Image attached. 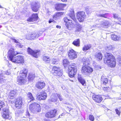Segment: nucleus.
<instances>
[{
	"instance_id": "f257e3e1",
	"label": "nucleus",
	"mask_w": 121,
	"mask_h": 121,
	"mask_svg": "<svg viewBox=\"0 0 121 121\" xmlns=\"http://www.w3.org/2000/svg\"><path fill=\"white\" fill-rule=\"evenodd\" d=\"M20 52L15 51V49L11 48L9 50L8 52L7 57L8 60L15 63L22 64L24 62V59L23 57L17 55L20 54Z\"/></svg>"
},
{
	"instance_id": "f03ea898",
	"label": "nucleus",
	"mask_w": 121,
	"mask_h": 121,
	"mask_svg": "<svg viewBox=\"0 0 121 121\" xmlns=\"http://www.w3.org/2000/svg\"><path fill=\"white\" fill-rule=\"evenodd\" d=\"M104 63L111 68L115 67L116 62L115 57L110 53L106 52L104 55Z\"/></svg>"
},
{
	"instance_id": "7ed1b4c3",
	"label": "nucleus",
	"mask_w": 121,
	"mask_h": 121,
	"mask_svg": "<svg viewBox=\"0 0 121 121\" xmlns=\"http://www.w3.org/2000/svg\"><path fill=\"white\" fill-rule=\"evenodd\" d=\"M28 72L27 70L25 69H24L20 71L19 75L17 78V82L18 85H22L25 84L26 82Z\"/></svg>"
},
{
	"instance_id": "20e7f679",
	"label": "nucleus",
	"mask_w": 121,
	"mask_h": 121,
	"mask_svg": "<svg viewBox=\"0 0 121 121\" xmlns=\"http://www.w3.org/2000/svg\"><path fill=\"white\" fill-rule=\"evenodd\" d=\"M67 73L69 77L72 78L74 77L77 71V66L76 64L73 63L68 66Z\"/></svg>"
},
{
	"instance_id": "39448f33",
	"label": "nucleus",
	"mask_w": 121,
	"mask_h": 121,
	"mask_svg": "<svg viewBox=\"0 0 121 121\" xmlns=\"http://www.w3.org/2000/svg\"><path fill=\"white\" fill-rule=\"evenodd\" d=\"M29 109L32 112H39L41 111V107L40 105L36 102L31 104L29 106Z\"/></svg>"
},
{
	"instance_id": "423d86ee",
	"label": "nucleus",
	"mask_w": 121,
	"mask_h": 121,
	"mask_svg": "<svg viewBox=\"0 0 121 121\" xmlns=\"http://www.w3.org/2000/svg\"><path fill=\"white\" fill-rule=\"evenodd\" d=\"M51 73L54 76L60 77L62 75V71L60 67L53 66L52 67Z\"/></svg>"
},
{
	"instance_id": "0eeeda50",
	"label": "nucleus",
	"mask_w": 121,
	"mask_h": 121,
	"mask_svg": "<svg viewBox=\"0 0 121 121\" xmlns=\"http://www.w3.org/2000/svg\"><path fill=\"white\" fill-rule=\"evenodd\" d=\"M27 52L29 54L32 56L37 58L40 52V50H33L30 47H28L27 49Z\"/></svg>"
},
{
	"instance_id": "6e6552de",
	"label": "nucleus",
	"mask_w": 121,
	"mask_h": 121,
	"mask_svg": "<svg viewBox=\"0 0 121 121\" xmlns=\"http://www.w3.org/2000/svg\"><path fill=\"white\" fill-rule=\"evenodd\" d=\"M65 25L67 28L69 30H71L73 28L74 26L73 22L69 19L67 17H65L63 18Z\"/></svg>"
},
{
	"instance_id": "1a4fd4ad",
	"label": "nucleus",
	"mask_w": 121,
	"mask_h": 121,
	"mask_svg": "<svg viewBox=\"0 0 121 121\" xmlns=\"http://www.w3.org/2000/svg\"><path fill=\"white\" fill-rule=\"evenodd\" d=\"M57 110L56 109L51 110L46 113L45 117L48 118H52L55 117L57 115Z\"/></svg>"
},
{
	"instance_id": "9d476101",
	"label": "nucleus",
	"mask_w": 121,
	"mask_h": 121,
	"mask_svg": "<svg viewBox=\"0 0 121 121\" xmlns=\"http://www.w3.org/2000/svg\"><path fill=\"white\" fill-rule=\"evenodd\" d=\"M93 69L91 67L87 65H84L82 66L81 71L82 73L91 74L93 71Z\"/></svg>"
},
{
	"instance_id": "9b49d317",
	"label": "nucleus",
	"mask_w": 121,
	"mask_h": 121,
	"mask_svg": "<svg viewBox=\"0 0 121 121\" xmlns=\"http://www.w3.org/2000/svg\"><path fill=\"white\" fill-rule=\"evenodd\" d=\"M86 16L85 13L84 11H79L76 13L77 18L80 22H83Z\"/></svg>"
},
{
	"instance_id": "f8f14e48",
	"label": "nucleus",
	"mask_w": 121,
	"mask_h": 121,
	"mask_svg": "<svg viewBox=\"0 0 121 121\" xmlns=\"http://www.w3.org/2000/svg\"><path fill=\"white\" fill-rule=\"evenodd\" d=\"M67 54L68 57L70 60L74 59L77 57V52L73 49L69 50Z\"/></svg>"
},
{
	"instance_id": "ddd939ff",
	"label": "nucleus",
	"mask_w": 121,
	"mask_h": 121,
	"mask_svg": "<svg viewBox=\"0 0 121 121\" xmlns=\"http://www.w3.org/2000/svg\"><path fill=\"white\" fill-rule=\"evenodd\" d=\"M100 80L101 85L103 86H106L111 82V80L108 79L107 77L104 75L101 76Z\"/></svg>"
},
{
	"instance_id": "4468645a",
	"label": "nucleus",
	"mask_w": 121,
	"mask_h": 121,
	"mask_svg": "<svg viewBox=\"0 0 121 121\" xmlns=\"http://www.w3.org/2000/svg\"><path fill=\"white\" fill-rule=\"evenodd\" d=\"M14 106L16 108H20L23 104L22 99L21 97H19L14 100Z\"/></svg>"
},
{
	"instance_id": "2eb2a0df",
	"label": "nucleus",
	"mask_w": 121,
	"mask_h": 121,
	"mask_svg": "<svg viewBox=\"0 0 121 121\" xmlns=\"http://www.w3.org/2000/svg\"><path fill=\"white\" fill-rule=\"evenodd\" d=\"M39 17L37 13H33L31 16L29 17L26 20L28 22H34L37 21Z\"/></svg>"
},
{
	"instance_id": "dca6fc26",
	"label": "nucleus",
	"mask_w": 121,
	"mask_h": 121,
	"mask_svg": "<svg viewBox=\"0 0 121 121\" xmlns=\"http://www.w3.org/2000/svg\"><path fill=\"white\" fill-rule=\"evenodd\" d=\"M92 98L94 102L97 103H100L102 101L103 98L100 95L94 94L92 96Z\"/></svg>"
},
{
	"instance_id": "f3484780",
	"label": "nucleus",
	"mask_w": 121,
	"mask_h": 121,
	"mask_svg": "<svg viewBox=\"0 0 121 121\" xmlns=\"http://www.w3.org/2000/svg\"><path fill=\"white\" fill-rule=\"evenodd\" d=\"M47 97L46 93L44 91L41 92L40 94L38 95L36 97V99L38 100H44Z\"/></svg>"
},
{
	"instance_id": "a211bd4d",
	"label": "nucleus",
	"mask_w": 121,
	"mask_h": 121,
	"mask_svg": "<svg viewBox=\"0 0 121 121\" xmlns=\"http://www.w3.org/2000/svg\"><path fill=\"white\" fill-rule=\"evenodd\" d=\"M31 4V8L32 11L35 12H38L40 7L38 3V2H35Z\"/></svg>"
},
{
	"instance_id": "6ab92c4d",
	"label": "nucleus",
	"mask_w": 121,
	"mask_h": 121,
	"mask_svg": "<svg viewBox=\"0 0 121 121\" xmlns=\"http://www.w3.org/2000/svg\"><path fill=\"white\" fill-rule=\"evenodd\" d=\"M3 110V112L2 115V117L5 119H10L12 117L9 115L8 109L4 108Z\"/></svg>"
},
{
	"instance_id": "aec40b11",
	"label": "nucleus",
	"mask_w": 121,
	"mask_h": 121,
	"mask_svg": "<svg viewBox=\"0 0 121 121\" xmlns=\"http://www.w3.org/2000/svg\"><path fill=\"white\" fill-rule=\"evenodd\" d=\"M17 90H11L8 95L7 99L9 100L13 99L17 95Z\"/></svg>"
},
{
	"instance_id": "412c9836",
	"label": "nucleus",
	"mask_w": 121,
	"mask_h": 121,
	"mask_svg": "<svg viewBox=\"0 0 121 121\" xmlns=\"http://www.w3.org/2000/svg\"><path fill=\"white\" fill-rule=\"evenodd\" d=\"M45 86V83L44 81H39L35 85V87L38 89L42 90Z\"/></svg>"
},
{
	"instance_id": "4be33fe9",
	"label": "nucleus",
	"mask_w": 121,
	"mask_h": 121,
	"mask_svg": "<svg viewBox=\"0 0 121 121\" xmlns=\"http://www.w3.org/2000/svg\"><path fill=\"white\" fill-rule=\"evenodd\" d=\"M66 6V4H65L61 3L57 4H56L55 9L58 11H63Z\"/></svg>"
},
{
	"instance_id": "5701e85b",
	"label": "nucleus",
	"mask_w": 121,
	"mask_h": 121,
	"mask_svg": "<svg viewBox=\"0 0 121 121\" xmlns=\"http://www.w3.org/2000/svg\"><path fill=\"white\" fill-rule=\"evenodd\" d=\"M38 34L35 33H31L26 36V39L28 40H32L34 39L37 36Z\"/></svg>"
},
{
	"instance_id": "b1692460",
	"label": "nucleus",
	"mask_w": 121,
	"mask_h": 121,
	"mask_svg": "<svg viewBox=\"0 0 121 121\" xmlns=\"http://www.w3.org/2000/svg\"><path fill=\"white\" fill-rule=\"evenodd\" d=\"M96 59L98 61L102 60L103 58V55L102 53L100 52H97L95 56Z\"/></svg>"
},
{
	"instance_id": "393cba45",
	"label": "nucleus",
	"mask_w": 121,
	"mask_h": 121,
	"mask_svg": "<svg viewBox=\"0 0 121 121\" xmlns=\"http://www.w3.org/2000/svg\"><path fill=\"white\" fill-rule=\"evenodd\" d=\"M42 60L45 63H50L51 61L50 57L44 55L42 57Z\"/></svg>"
},
{
	"instance_id": "a878e982",
	"label": "nucleus",
	"mask_w": 121,
	"mask_h": 121,
	"mask_svg": "<svg viewBox=\"0 0 121 121\" xmlns=\"http://www.w3.org/2000/svg\"><path fill=\"white\" fill-rule=\"evenodd\" d=\"M111 38L112 40L115 41H119L120 39V37L114 34H112L111 35Z\"/></svg>"
},
{
	"instance_id": "bb28decb",
	"label": "nucleus",
	"mask_w": 121,
	"mask_h": 121,
	"mask_svg": "<svg viewBox=\"0 0 121 121\" xmlns=\"http://www.w3.org/2000/svg\"><path fill=\"white\" fill-rule=\"evenodd\" d=\"M80 40L79 39H75L73 42L72 44L75 46L79 47L80 46Z\"/></svg>"
},
{
	"instance_id": "cd10ccee",
	"label": "nucleus",
	"mask_w": 121,
	"mask_h": 121,
	"mask_svg": "<svg viewBox=\"0 0 121 121\" xmlns=\"http://www.w3.org/2000/svg\"><path fill=\"white\" fill-rule=\"evenodd\" d=\"M78 79L79 82L83 86H86V83L85 80L82 78L81 77H78Z\"/></svg>"
},
{
	"instance_id": "c85d7f7f",
	"label": "nucleus",
	"mask_w": 121,
	"mask_h": 121,
	"mask_svg": "<svg viewBox=\"0 0 121 121\" xmlns=\"http://www.w3.org/2000/svg\"><path fill=\"white\" fill-rule=\"evenodd\" d=\"M68 15L74 21H77L73 11H70L69 13L68 14Z\"/></svg>"
},
{
	"instance_id": "c756f323",
	"label": "nucleus",
	"mask_w": 121,
	"mask_h": 121,
	"mask_svg": "<svg viewBox=\"0 0 121 121\" xmlns=\"http://www.w3.org/2000/svg\"><path fill=\"white\" fill-rule=\"evenodd\" d=\"M91 45L90 44L85 45L82 47V50L84 51H86L88 50H90L91 48Z\"/></svg>"
},
{
	"instance_id": "7c9ffc66",
	"label": "nucleus",
	"mask_w": 121,
	"mask_h": 121,
	"mask_svg": "<svg viewBox=\"0 0 121 121\" xmlns=\"http://www.w3.org/2000/svg\"><path fill=\"white\" fill-rule=\"evenodd\" d=\"M35 74L32 73H30L29 74L28 78L29 81L33 80L35 78Z\"/></svg>"
},
{
	"instance_id": "2f4dec72",
	"label": "nucleus",
	"mask_w": 121,
	"mask_h": 121,
	"mask_svg": "<svg viewBox=\"0 0 121 121\" xmlns=\"http://www.w3.org/2000/svg\"><path fill=\"white\" fill-rule=\"evenodd\" d=\"M114 49L115 48L112 46L110 45L107 46L105 48V50L107 52H109L114 50Z\"/></svg>"
},
{
	"instance_id": "473e14b6",
	"label": "nucleus",
	"mask_w": 121,
	"mask_h": 121,
	"mask_svg": "<svg viewBox=\"0 0 121 121\" xmlns=\"http://www.w3.org/2000/svg\"><path fill=\"white\" fill-rule=\"evenodd\" d=\"M69 63L68 60L66 59L63 60V65L65 68L68 65Z\"/></svg>"
},
{
	"instance_id": "72a5a7b5",
	"label": "nucleus",
	"mask_w": 121,
	"mask_h": 121,
	"mask_svg": "<svg viewBox=\"0 0 121 121\" xmlns=\"http://www.w3.org/2000/svg\"><path fill=\"white\" fill-rule=\"evenodd\" d=\"M27 97L28 98L31 100V101H33L35 100V99L33 97L32 94L30 92L28 93Z\"/></svg>"
},
{
	"instance_id": "f704fd0d",
	"label": "nucleus",
	"mask_w": 121,
	"mask_h": 121,
	"mask_svg": "<svg viewBox=\"0 0 121 121\" xmlns=\"http://www.w3.org/2000/svg\"><path fill=\"white\" fill-rule=\"evenodd\" d=\"M58 61L56 59L53 58L52 61V63L53 65H57L58 64Z\"/></svg>"
},
{
	"instance_id": "c9c22d12",
	"label": "nucleus",
	"mask_w": 121,
	"mask_h": 121,
	"mask_svg": "<svg viewBox=\"0 0 121 121\" xmlns=\"http://www.w3.org/2000/svg\"><path fill=\"white\" fill-rule=\"evenodd\" d=\"M107 13H105L103 14H99L98 15V16L99 17H103L105 18H107Z\"/></svg>"
},
{
	"instance_id": "e433bc0d",
	"label": "nucleus",
	"mask_w": 121,
	"mask_h": 121,
	"mask_svg": "<svg viewBox=\"0 0 121 121\" xmlns=\"http://www.w3.org/2000/svg\"><path fill=\"white\" fill-rule=\"evenodd\" d=\"M64 13L63 12H58L55 13V14L57 16L59 17L63 15Z\"/></svg>"
},
{
	"instance_id": "4c0bfd02",
	"label": "nucleus",
	"mask_w": 121,
	"mask_h": 121,
	"mask_svg": "<svg viewBox=\"0 0 121 121\" xmlns=\"http://www.w3.org/2000/svg\"><path fill=\"white\" fill-rule=\"evenodd\" d=\"M25 115L26 117L30 119V117L31 115L28 111H26V112Z\"/></svg>"
},
{
	"instance_id": "58836bf2",
	"label": "nucleus",
	"mask_w": 121,
	"mask_h": 121,
	"mask_svg": "<svg viewBox=\"0 0 121 121\" xmlns=\"http://www.w3.org/2000/svg\"><path fill=\"white\" fill-rule=\"evenodd\" d=\"M103 89L105 91H108L110 89L108 86L104 87L103 88Z\"/></svg>"
},
{
	"instance_id": "ea45409f",
	"label": "nucleus",
	"mask_w": 121,
	"mask_h": 121,
	"mask_svg": "<svg viewBox=\"0 0 121 121\" xmlns=\"http://www.w3.org/2000/svg\"><path fill=\"white\" fill-rule=\"evenodd\" d=\"M89 119L91 121H94L95 119L94 116L92 115H90L89 116Z\"/></svg>"
},
{
	"instance_id": "a19ab883",
	"label": "nucleus",
	"mask_w": 121,
	"mask_h": 121,
	"mask_svg": "<svg viewBox=\"0 0 121 121\" xmlns=\"http://www.w3.org/2000/svg\"><path fill=\"white\" fill-rule=\"evenodd\" d=\"M102 24L103 26L107 27L108 26L109 23L107 22H105L103 23Z\"/></svg>"
},
{
	"instance_id": "79ce46f5",
	"label": "nucleus",
	"mask_w": 121,
	"mask_h": 121,
	"mask_svg": "<svg viewBox=\"0 0 121 121\" xmlns=\"http://www.w3.org/2000/svg\"><path fill=\"white\" fill-rule=\"evenodd\" d=\"M115 111L116 112V114L119 116H120L121 114V112L118 109L116 108L115 109Z\"/></svg>"
},
{
	"instance_id": "37998d69",
	"label": "nucleus",
	"mask_w": 121,
	"mask_h": 121,
	"mask_svg": "<svg viewBox=\"0 0 121 121\" xmlns=\"http://www.w3.org/2000/svg\"><path fill=\"white\" fill-rule=\"evenodd\" d=\"M2 101H0V111L1 110V108H2L4 106V104L2 102Z\"/></svg>"
},
{
	"instance_id": "c03bdc74",
	"label": "nucleus",
	"mask_w": 121,
	"mask_h": 121,
	"mask_svg": "<svg viewBox=\"0 0 121 121\" xmlns=\"http://www.w3.org/2000/svg\"><path fill=\"white\" fill-rule=\"evenodd\" d=\"M11 39L13 40L14 42L15 43H20L18 41L15 39L12 38Z\"/></svg>"
},
{
	"instance_id": "a18cd8bd",
	"label": "nucleus",
	"mask_w": 121,
	"mask_h": 121,
	"mask_svg": "<svg viewBox=\"0 0 121 121\" xmlns=\"http://www.w3.org/2000/svg\"><path fill=\"white\" fill-rule=\"evenodd\" d=\"M57 96L60 101H61L63 100V99L62 98L61 96L59 94H57Z\"/></svg>"
},
{
	"instance_id": "49530a36",
	"label": "nucleus",
	"mask_w": 121,
	"mask_h": 121,
	"mask_svg": "<svg viewBox=\"0 0 121 121\" xmlns=\"http://www.w3.org/2000/svg\"><path fill=\"white\" fill-rule=\"evenodd\" d=\"M52 22H55V21L54 20L51 19H50L48 21L49 23H51Z\"/></svg>"
},
{
	"instance_id": "de8ad7c7",
	"label": "nucleus",
	"mask_w": 121,
	"mask_h": 121,
	"mask_svg": "<svg viewBox=\"0 0 121 121\" xmlns=\"http://www.w3.org/2000/svg\"><path fill=\"white\" fill-rule=\"evenodd\" d=\"M117 60L119 64H121V57H118Z\"/></svg>"
},
{
	"instance_id": "09e8293b",
	"label": "nucleus",
	"mask_w": 121,
	"mask_h": 121,
	"mask_svg": "<svg viewBox=\"0 0 121 121\" xmlns=\"http://www.w3.org/2000/svg\"><path fill=\"white\" fill-rule=\"evenodd\" d=\"M113 17L115 18H118V17L117 15L115 14H114Z\"/></svg>"
},
{
	"instance_id": "8fccbe9b",
	"label": "nucleus",
	"mask_w": 121,
	"mask_h": 121,
	"mask_svg": "<svg viewBox=\"0 0 121 121\" xmlns=\"http://www.w3.org/2000/svg\"><path fill=\"white\" fill-rule=\"evenodd\" d=\"M106 98H105L106 99H110L111 98L108 95H107L106 96Z\"/></svg>"
},
{
	"instance_id": "3c124183",
	"label": "nucleus",
	"mask_w": 121,
	"mask_h": 121,
	"mask_svg": "<svg viewBox=\"0 0 121 121\" xmlns=\"http://www.w3.org/2000/svg\"><path fill=\"white\" fill-rule=\"evenodd\" d=\"M4 80L3 78L1 77H0V83H1L2 82L4 81Z\"/></svg>"
},
{
	"instance_id": "603ef678",
	"label": "nucleus",
	"mask_w": 121,
	"mask_h": 121,
	"mask_svg": "<svg viewBox=\"0 0 121 121\" xmlns=\"http://www.w3.org/2000/svg\"><path fill=\"white\" fill-rule=\"evenodd\" d=\"M57 17V16L56 15L55 13L54 15L53 16V18L54 19H56Z\"/></svg>"
},
{
	"instance_id": "864d4df0",
	"label": "nucleus",
	"mask_w": 121,
	"mask_h": 121,
	"mask_svg": "<svg viewBox=\"0 0 121 121\" xmlns=\"http://www.w3.org/2000/svg\"><path fill=\"white\" fill-rule=\"evenodd\" d=\"M118 4L119 6L121 7V0H120L118 2Z\"/></svg>"
},
{
	"instance_id": "5fc2aeb1",
	"label": "nucleus",
	"mask_w": 121,
	"mask_h": 121,
	"mask_svg": "<svg viewBox=\"0 0 121 121\" xmlns=\"http://www.w3.org/2000/svg\"><path fill=\"white\" fill-rule=\"evenodd\" d=\"M19 44V45L17 44V45H18L19 46V47L20 48H22V47L23 46L20 43Z\"/></svg>"
},
{
	"instance_id": "6e6d98bb",
	"label": "nucleus",
	"mask_w": 121,
	"mask_h": 121,
	"mask_svg": "<svg viewBox=\"0 0 121 121\" xmlns=\"http://www.w3.org/2000/svg\"><path fill=\"white\" fill-rule=\"evenodd\" d=\"M56 27L58 28H61V27L60 26H59L58 25H57L56 26Z\"/></svg>"
},
{
	"instance_id": "4d7b16f0",
	"label": "nucleus",
	"mask_w": 121,
	"mask_h": 121,
	"mask_svg": "<svg viewBox=\"0 0 121 121\" xmlns=\"http://www.w3.org/2000/svg\"><path fill=\"white\" fill-rule=\"evenodd\" d=\"M65 115V114L64 113H62L60 115V116L61 117L62 116H64Z\"/></svg>"
},
{
	"instance_id": "13d9d810",
	"label": "nucleus",
	"mask_w": 121,
	"mask_h": 121,
	"mask_svg": "<svg viewBox=\"0 0 121 121\" xmlns=\"http://www.w3.org/2000/svg\"><path fill=\"white\" fill-rule=\"evenodd\" d=\"M60 117H61V116H60V115L59 116V117H58V118H60Z\"/></svg>"
},
{
	"instance_id": "bf43d9fd",
	"label": "nucleus",
	"mask_w": 121,
	"mask_h": 121,
	"mask_svg": "<svg viewBox=\"0 0 121 121\" xmlns=\"http://www.w3.org/2000/svg\"><path fill=\"white\" fill-rule=\"evenodd\" d=\"M2 8V7L0 5V8Z\"/></svg>"
},
{
	"instance_id": "052dcab7",
	"label": "nucleus",
	"mask_w": 121,
	"mask_h": 121,
	"mask_svg": "<svg viewBox=\"0 0 121 121\" xmlns=\"http://www.w3.org/2000/svg\"><path fill=\"white\" fill-rule=\"evenodd\" d=\"M120 95H121L120 97L121 98V94H120ZM120 99H121V98H120Z\"/></svg>"
},
{
	"instance_id": "680f3d73",
	"label": "nucleus",
	"mask_w": 121,
	"mask_h": 121,
	"mask_svg": "<svg viewBox=\"0 0 121 121\" xmlns=\"http://www.w3.org/2000/svg\"><path fill=\"white\" fill-rule=\"evenodd\" d=\"M119 108V110H120V108Z\"/></svg>"
}]
</instances>
